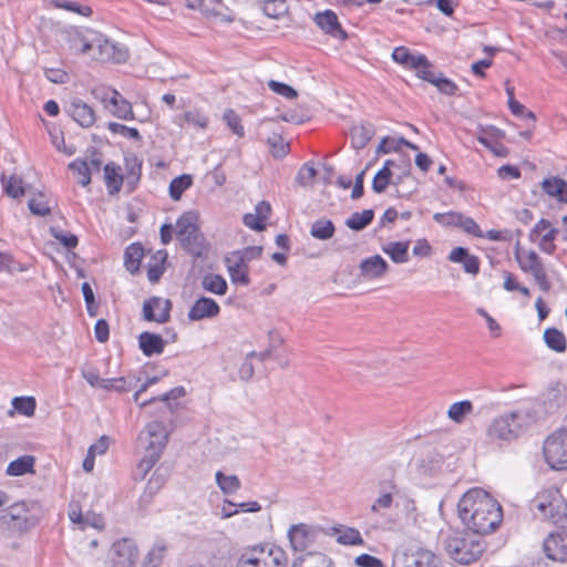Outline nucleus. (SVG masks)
<instances>
[{"label":"nucleus","instance_id":"obj_29","mask_svg":"<svg viewBox=\"0 0 567 567\" xmlns=\"http://www.w3.org/2000/svg\"><path fill=\"white\" fill-rule=\"evenodd\" d=\"M144 256V248L140 243H133L126 247L124 252V266L131 274L140 270L141 261Z\"/></svg>","mask_w":567,"mask_h":567},{"label":"nucleus","instance_id":"obj_1","mask_svg":"<svg viewBox=\"0 0 567 567\" xmlns=\"http://www.w3.org/2000/svg\"><path fill=\"white\" fill-rule=\"evenodd\" d=\"M463 525L475 535H487L503 520L501 504L482 488L468 489L457 503Z\"/></svg>","mask_w":567,"mask_h":567},{"label":"nucleus","instance_id":"obj_45","mask_svg":"<svg viewBox=\"0 0 567 567\" xmlns=\"http://www.w3.org/2000/svg\"><path fill=\"white\" fill-rule=\"evenodd\" d=\"M264 13L274 19H279L288 12L286 0H260Z\"/></svg>","mask_w":567,"mask_h":567},{"label":"nucleus","instance_id":"obj_62","mask_svg":"<svg viewBox=\"0 0 567 567\" xmlns=\"http://www.w3.org/2000/svg\"><path fill=\"white\" fill-rule=\"evenodd\" d=\"M433 219L443 226H457L462 220V214L455 212L436 213Z\"/></svg>","mask_w":567,"mask_h":567},{"label":"nucleus","instance_id":"obj_36","mask_svg":"<svg viewBox=\"0 0 567 567\" xmlns=\"http://www.w3.org/2000/svg\"><path fill=\"white\" fill-rule=\"evenodd\" d=\"M34 457L24 455L9 463L7 474L10 476H21L33 472Z\"/></svg>","mask_w":567,"mask_h":567},{"label":"nucleus","instance_id":"obj_18","mask_svg":"<svg viewBox=\"0 0 567 567\" xmlns=\"http://www.w3.org/2000/svg\"><path fill=\"white\" fill-rule=\"evenodd\" d=\"M225 264L233 284L241 286H248L250 284L249 267L248 264L243 261L241 257L230 252L225 258Z\"/></svg>","mask_w":567,"mask_h":567},{"label":"nucleus","instance_id":"obj_30","mask_svg":"<svg viewBox=\"0 0 567 567\" xmlns=\"http://www.w3.org/2000/svg\"><path fill=\"white\" fill-rule=\"evenodd\" d=\"M533 507L538 512L546 511L550 506H561V496L558 489L543 491L532 501Z\"/></svg>","mask_w":567,"mask_h":567},{"label":"nucleus","instance_id":"obj_26","mask_svg":"<svg viewBox=\"0 0 567 567\" xmlns=\"http://www.w3.org/2000/svg\"><path fill=\"white\" fill-rule=\"evenodd\" d=\"M104 182L110 195H115L121 190L124 177L120 174V166L115 163H107L104 168Z\"/></svg>","mask_w":567,"mask_h":567},{"label":"nucleus","instance_id":"obj_15","mask_svg":"<svg viewBox=\"0 0 567 567\" xmlns=\"http://www.w3.org/2000/svg\"><path fill=\"white\" fill-rule=\"evenodd\" d=\"M313 21L326 34L342 41L348 39V33L343 30L334 11L327 9L322 12H317Z\"/></svg>","mask_w":567,"mask_h":567},{"label":"nucleus","instance_id":"obj_48","mask_svg":"<svg viewBox=\"0 0 567 567\" xmlns=\"http://www.w3.org/2000/svg\"><path fill=\"white\" fill-rule=\"evenodd\" d=\"M107 128L113 134H120L121 136L135 141V142H142V135L140 134L138 130L135 127H128L124 124H120L116 122H109Z\"/></svg>","mask_w":567,"mask_h":567},{"label":"nucleus","instance_id":"obj_8","mask_svg":"<svg viewBox=\"0 0 567 567\" xmlns=\"http://www.w3.org/2000/svg\"><path fill=\"white\" fill-rule=\"evenodd\" d=\"M543 451L547 464L553 470H567V431L564 426L546 439Z\"/></svg>","mask_w":567,"mask_h":567},{"label":"nucleus","instance_id":"obj_12","mask_svg":"<svg viewBox=\"0 0 567 567\" xmlns=\"http://www.w3.org/2000/svg\"><path fill=\"white\" fill-rule=\"evenodd\" d=\"M95 31L70 27L61 33L70 51L76 54H89L92 51V41Z\"/></svg>","mask_w":567,"mask_h":567},{"label":"nucleus","instance_id":"obj_34","mask_svg":"<svg viewBox=\"0 0 567 567\" xmlns=\"http://www.w3.org/2000/svg\"><path fill=\"white\" fill-rule=\"evenodd\" d=\"M202 287L212 293L224 296L227 292L226 279L217 274H207L202 278Z\"/></svg>","mask_w":567,"mask_h":567},{"label":"nucleus","instance_id":"obj_51","mask_svg":"<svg viewBox=\"0 0 567 567\" xmlns=\"http://www.w3.org/2000/svg\"><path fill=\"white\" fill-rule=\"evenodd\" d=\"M391 168L383 166L381 169L377 172V174L373 177L372 189L378 194L383 193L391 183Z\"/></svg>","mask_w":567,"mask_h":567},{"label":"nucleus","instance_id":"obj_57","mask_svg":"<svg viewBox=\"0 0 567 567\" xmlns=\"http://www.w3.org/2000/svg\"><path fill=\"white\" fill-rule=\"evenodd\" d=\"M127 173H126V185L130 192L134 190L141 178L142 164L136 158L133 159L132 165L126 161Z\"/></svg>","mask_w":567,"mask_h":567},{"label":"nucleus","instance_id":"obj_39","mask_svg":"<svg viewBox=\"0 0 567 567\" xmlns=\"http://www.w3.org/2000/svg\"><path fill=\"white\" fill-rule=\"evenodd\" d=\"M216 483L224 494H234L241 487L237 475H225L221 471L215 474Z\"/></svg>","mask_w":567,"mask_h":567},{"label":"nucleus","instance_id":"obj_41","mask_svg":"<svg viewBox=\"0 0 567 567\" xmlns=\"http://www.w3.org/2000/svg\"><path fill=\"white\" fill-rule=\"evenodd\" d=\"M69 169L76 174L81 186L85 187L91 183V168L86 159H74L69 164Z\"/></svg>","mask_w":567,"mask_h":567},{"label":"nucleus","instance_id":"obj_55","mask_svg":"<svg viewBox=\"0 0 567 567\" xmlns=\"http://www.w3.org/2000/svg\"><path fill=\"white\" fill-rule=\"evenodd\" d=\"M223 118L226 122L228 128L235 135H237L238 137H243L245 135V130H244V126L241 124V120H240V117L238 116V114L234 110H231V109L226 110V112L224 113Z\"/></svg>","mask_w":567,"mask_h":567},{"label":"nucleus","instance_id":"obj_14","mask_svg":"<svg viewBox=\"0 0 567 567\" xmlns=\"http://www.w3.org/2000/svg\"><path fill=\"white\" fill-rule=\"evenodd\" d=\"M543 550L548 559L567 561V532L550 533L543 542Z\"/></svg>","mask_w":567,"mask_h":567},{"label":"nucleus","instance_id":"obj_20","mask_svg":"<svg viewBox=\"0 0 567 567\" xmlns=\"http://www.w3.org/2000/svg\"><path fill=\"white\" fill-rule=\"evenodd\" d=\"M103 102H109L106 107H109L110 112L115 117L124 121H132L135 118L132 104L124 99L118 91L113 90L109 99L103 97Z\"/></svg>","mask_w":567,"mask_h":567},{"label":"nucleus","instance_id":"obj_43","mask_svg":"<svg viewBox=\"0 0 567 567\" xmlns=\"http://www.w3.org/2000/svg\"><path fill=\"white\" fill-rule=\"evenodd\" d=\"M193 185V177L188 174H183L172 179L169 184V196L174 200L181 199L183 193Z\"/></svg>","mask_w":567,"mask_h":567},{"label":"nucleus","instance_id":"obj_63","mask_svg":"<svg viewBox=\"0 0 567 567\" xmlns=\"http://www.w3.org/2000/svg\"><path fill=\"white\" fill-rule=\"evenodd\" d=\"M6 193L12 198H19L24 195L25 190L21 178L12 176L6 185Z\"/></svg>","mask_w":567,"mask_h":567},{"label":"nucleus","instance_id":"obj_24","mask_svg":"<svg viewBox=\"0 0 567 567\" xmlns=\"http://www.w3.org/2000/svg\"><path fill=\"white\" fill-rule=\"evenodd\" d=\"M165 343L164 339L157 333L144 331L138 336V347L146 357L163 353Z\"/></svg>","mask_w":567,"mask_h":567},{"label":"nucleus","instance_id":"obj_6","mask_svg":"<svg viewBox=\"0 0 567 567\" xmlns=\"http://www.w3.org/2000/svg\"><path fill=\"white\" fill-rule=\"evenodd\" d=\"M140 439L145 440L146 442V454L141 460L140 467L147 472L159 460L162 452L167 444L168 434L162 422L153 421L145 426Z\"/></svg>","mask_w":567,"mask_h":567},{"label":"nucleus","instance_id":"obj_32","mask_svg":"<svg viewBox=\"0 0 567 567\" xmlns=\"http://www.w3.org/2000/svg\"><path fill=\"white\" fill-rule=\"evenodd\" d=\"M546 194L557 198L559 202L567 203V182L559 177L546 178L542 183Z\"/></svg>","mask_w":567,"mask_h":567},{"label":"nucleus","instance_id":"obj_33","mask_svg":"<svg viewBox=\"0 0 567 567\" xmlns=\"http://www.w3.org/2000/svg\"><path fill=\"white\" fill-rule=\"evenodd\" d=\"M473 410L474 405L470 400L458 401L450 405L447 417L456 424H462Z\"/></svg>","mask_w":567,"mask_h":567},{"label":"nucleus","instance_id":"obj_3","mask_svg":"<svg viewBox=\"0 0 567 567\" xmlns=\"http://www.w3.org/2000/svg\"><path fill=\"white\" fill-rule=\"evenodd\" d=\"M176 236L183 249L193 257H202L207 251L206 239L197 225V216L192 212L177 219Z\"/></svg>","mask_w":567,"mask_h":567},{"label":"nucleus","instance_id":"obj_4","mask_svg":"<svg viewBox=\"0 0 567 567\" xmlns=\"http://www.w3.org/2000/svg\"><path fill=\"white\" fill-rule=\"evenodd\" d=\"M484 549L485 545L480 538L463 533H455L445 540L446 553L461 565H471L477 561Z\"/></svg>","mask_w":567,"mask_h":567},{"label":"nucleus","instance_id":"obj_7","mask_svg":"<svg viewBox=\"0 0 567 567\" xmlns=\"http://www.w3.org/2000/svg\"><path fill=\"white\" fill-rule=\"evenodd\" d=\"M514 256L520 270L526 274H530L538 288L544 292H548L551 288V284L547 277L545 266L537 252L534 250H524L519 247V243H517Z\"/></svg>","mask_w":567,"mask_h":567},{"label":"nucleus","instance_id":"obj_9","mask_svg":"<svg viewBox=\"0 0 567 567\" xmlns=\"http://www.w3.org/2000/svg\"><path fill=\"white\" fill-rule=\"evenodd\" d=\"M91 56L100 62L123 63L128 58L125 47L111 42L101 33L95 32L92 41Z\"/></svg>","mask_w":567,"mask_h":567},{"label":"nucleus","instance_id":"obj_50","mask_svg":"<svg viewBox=\"0 0 567 567\" xmlns=\"http://www.w3.org/2000/svg\"><path fill=\"white\" fill-rule=\"evenodd\" d=\"M267 143L274 157L282 158L289 152V144L285 142L281 135L272 134L268 137Z\"/></svg>","mask_w":567,"mask_h":567},{"label":"nucleus","instance_id":"obj_5","mask_svg":"<svg viewBox=\"0 0 567 567\" xmlns=\"http://www.w3.org/2000/svg\"><path fill=\"white\" fill-rule=\"evenodd\" d=\"M288 557L278 546H254L245 549L239 556L236 567H286Z\"/></svg>","mask_w":567,"mask_h":567},{"label":"nucleus","instance_id":"obj_27","mask_svg":"<svg viewBox=\"0 0 567 567\" xmlns=\"http://www.w3.org/2000/svg\"><path fill=\"white\" fill-rule=\"evenodd\" d=\"M410 241H391L382 246V251L386 254L395 264H405L409 261Z\"/></svg>","mask_w":567,"mask_h":567},{"label":"nucleus","instance_id":"obj_31","mask_svg":"<svg viewBox=\"0 0 567 567\" xmlns=\"http://www.w3.org/2000/svg\"><path fill=\"white\" fill-rule=\"evenodd\" d=\"M292 567H333L332 560L324 554L321 553H308L297 557Z\"/></svg>","mask_w":567,"mask_h":567},{"label":"nucleus","instance_id":"obj_49","mask_svg":"<svg viewBox=\"0 0 567 567\" xmlns=\"http://www.w3.org/2000/svg\"><path fill=\"white\" fill-rule=\"evenodd\" d=\"M29 209L33 215L44 217L51 213V207L49 202L45 199V196L42 193H39L37 196L32 197L28 203Z\"/></svg>","mask_w":567,"mask_h":567},{"label":"nucleus","instance_id":"obj_21","mask_svg":"<svg viewBox=\"0 0 567 567\" xmlns=\"http://www.w3.org/2000/svg\"><path fill=\"white\" fill-rule=\"evenodd\" d=\"M68 113L82 127H91L96 120L94 110L78 97L70 102Z\"/></svg>","mask_w":567,"mask_h":567},{"label":"nucleus","instance_id":"obj_46","mask_svg":"<svg viewBox=\"0 0 567 567\" xmlns=\"http://www.w3.org/2000/svg\"><path fill=\"white\" fill-rule=\"evenodd\" d=\"M539 515L543 518L551 520L555 525L564 526L567 524V504L561 499V506H550L546 511H542Z\"/></svg>","mask_w":567,"mask_h":567},{"label":"nucleus","instance_id":"obj_47","mask_svg":"<svg viewBox=\"0 0 567 567\" xmlns=\"http://www.w3.org/2000/svg\"><path fill=\"white\" fill-rule=\"evenodd\" d=\"M22 512H25V504H14L10 507L9 515L12 520L19 522V527L21 529H28L37 524V519L34 517H22Z\"/></svg>","mask_w":567,"mask_h":567},{"label":"nucleus","instance_id":"obj_16","mask_svg":"<svg viewBox=\"0 0 567 567\" xmlns=\"http://www.w3.org/2000/svg\"><path fill=\"white\" fill-rule=\"evenodd\" d=\"M113 567H134L138 550L133 540L128 538L117 540L113 545Z\"/></svg>","mask_w":567,"mask_h":567},{"label":"nucleus","instance_id":"obj_17","mask_svg":"<svg viewBox=\"0 0 567 567\" xmlns=\"http://www.w3.org/2000/svg\"><path fill=\"white\" fill-rule=\"evenodd\" d=\"M379 497L371 505V512L380 514L382 511L389 509L393 505V495L399 493V488L394 480H382L378 484Z\"/></svg>","mask_w":567,"mask_h":567},{"label":"nucleus","instance_id":"obj_60","mask_svg":"<svg viewBox=\"0 0 567 567\" xmlns=\"http://www.w3.org/2000/svg\"><path fill=\"white\" fill-rule=\"evenodd\" d=\"M50 233L66 249H73L79 244L78 237L73 234H65L54 227L50 229Z\"/></svg>","mask_w":567,"mask_h":567},{"label":"nucleus","instance_id":"obj_2","mask_svg":"<svg viewBox=\"0 0 567 567\" xmlns=\"http://www.w3.org/2000/svg\"><path fill=\"white\" fill-rule=\"evenodd\" d=\"M537 413L532 408H519L494 417L486 429L488 442L498 446L518 440L534 423Z\"/></svg>","mask_w":567,"mask_h":567},{"label":"nucleus","instance_id":"obj_13","mask_svg":"<svg viewBox=\"0 0 567 567\" xmlns=\"http://www.w3.org/2000/svg\"><path fill=\"white\" fill-rule=\"evenodd\" d=\"M172 301L153 296L143 303V319L148 322L166 323L171 319Z\"/></svg>","mask_w":567,"mask_h":567},{"label":"nucleus","instance_id":"obj_58","mask_svg":"<svg viewBox=\"0 0 567 567\" xmlns=\"http://www.w3.org/2000/svg\"><path fill=\"white\" fill-rule=\"evenodd\" d=\"M185 7L190 10H197L206 18L209 17L212 4H220L221 0H184Z\"/></svg>","mask_w":567,"mask_h":567},{"label":"nucleus","instance_id":"obj_59","mask_svg":"<svg viewBox=\"0 0 567 567\" xmlns=\"http://www.w3.org/2000/svg\"><path fill=\"white\" fill-rule=\"evenodd\" d=\"M316 175V168L312 165L306 163L299 168L295 181L300 186H308L315 179Z\"/></svg>","mask_w":567,"mask_h":567},{"label":"nucleus","instance_id":"obj_44","mask_svg":"<svg viewBox=\"0 0 567 567\" xmlns=\"http://www.w3.org/2000/svg\"><path fill=\"white\" fill-rule=\"evenodd\" d=\"M337 542L342 545H363L360 532L353 527L336 528Z\"/></svg>","mask_w":567,"mask_h":567},{"label":"nucleus","instance_id":"obj_23","mask_svg":"<svg viewBox=\"0 0 567 567\" xmlns=\"http://www.w3.org/2000/svg\"><path fill=\"white\" fill-rule=\"evenodd\" d=\"M449 260L455 264H462L465 272L476 276L480 272L478 257L471 255L465 247H455L449 254Z\"/></svg>","mask_w":567,"mask_h":567},{"label":"nucleus","instance_id":"obj_53","mask_svg":"<svg viewBox=\"0 0 567 567\" xmlns=\"http://www.w3.org/2000/svg\"><path fill=\"white\" fill-rule=\"evenodd\" d=\"M558 234L559 230L554 227L549 228L546 233H544L538 240L539 249L548 255H553L556 250V245L554 244V241Z\"/></svg>","mask_w":567,"mask_h":567},{"label":"nucleus","instance_id":"obj_64","mask_svg":"<svg viewBox=\"0 0 567 567\" xmlns=\"http://www.w3.org/2000/svg\"><path fill=\"white\" fill-rule=\"evenodd\" d=\"M354 564L358 567H385L381 559L369 554H361L355 557Z\"/></svg>","mask_w":567,"mask_h":567},{"label":"nucleus","instance_id":"obj_52","mask_svg":"<svg viewBox=\"0 0 567 567\" xmlns=\"http://www.w3.org/2000/svg\"><path fill=\"white\" fill-rule=\"evenodd\" d=\"M13 408L25 416H31L35 411V400L32 396H17L12 400Z\"/></svg>","mask_w":567,"mask_h":567},{"label":"nucleus","instance_id":"obj_35","mask_svg":"<svg viewBox=\"0 0 567 567\" xmlns=\"http://www.w3.org/2000/svg\"><path fill=\"white\" fill-rule=\"evenodd\" d=\"M544 341L546 346L558 353H563L567 349L565 334L556 328H547L544 332Z\"/></svg>","mask_w":567,"mask_h":567},{"label":"nucleus","instance_id":"obj_28","mask_svg":"<svg viewBox=\"0 0 567 567\" xmlns=\"http://www.w3.org/2000/svg\"><path fill=\"white\" fill-rule=\"evenodd\" d=\"M374 126L371 123L355 125L351 128V143L355 150H362L374 135Z\"/></svg>","mask_w":567,"mask_h":567},{"label":"nucleus","instance_id":"obj_56","mask_svg":"<svg viewBox=\"0 0 567 567\" xmlns=\"http://www.w3.org/2000/svg\"><path fill=\"white\" fill-rule=\"evenodd\" d=\"M210 10L213 12H209V17H207L208 19L215 18L224 23H231V22L236 21V17H235L234 12L229 8L225 7L223 2H221V6L220 4H212Z\"/></svg>","mask_w":567,"mask_h":567},{"label":"nucleus","instance_id":"obj_54","mask_svg":"<svg viewBox=\"0 0 567 567\" xmlns=\"http://www.w3.org/2000/svg\"><path fill=\"white\" fill-rule=\"evenodd\" d=\"M53 6L59 9H64L71 12H75L83 17H90L92 14V9L89 6H83L76 1H64V0H53Z\"/></svg>","mask_w":567,"mask_h":567},{"label":"nucleus","instance_id":"obj_19","mask_svg":"<svg viewBox=\"0 0 567 567\" xmlns=\"http://www.w3.org/2000/svg\"><path fill=\"white\" fill-rule=\"evenodd\" d=\"M220 312L219 305L212 298L200 297L188 311V319L190 321H199L207 318L217 317Z\"/></svg>","mask_w":567,"mask_h":567},{"label":"nucleus","instance_id":"obj_25","mask_svg":"<svg viewBox=\"0 0 567 567\" xmlns=\"http://www.w3.org/2000/svg\"><path fill=\"white\" fill-rule=\"evenodd\" d=\"M424 75H422V80L426 81L445 95H454L456 94V91L458 90L456 83H454L452 80L445 78L443 73L439 72L435 73L433 70L430 73L422 72Z\"/></svg>","mask_w":567,"mask_h":567},{"label":"nucleus","instance_id":"obj_37","mask_svg":"<svg viewBox=\"0 0 567 567\" xmlns=\"http://www.w3.org/2000/svg\"><path fill=\"white\" fill-rule=\"evenodd\" d=\"M374 212L372 209H364L361 213H353L347 220L346 225L352 230L360 231L372 223Z\"/></svg>","mask_w":567,"mask_h":567},{"label":"nucleus","instance_id":"obj_10","mask_svg":"<svg viewBox=\"0 0 567 567\" xmlns=\"http://www.w3.org/2000/svg\"><path fill=\"white\" fill-rule=\"evenodd\" d=\"M434 553L423 548L398 549L393 555L392 567H439Z\"/></svg>","mask_w":567,"mask_h":567},{"label":"nucleus","instance_id":"obj_11","mask_svg":"<svg viewBox=\"0 0 567 567\" xmlns=\"http://www.w3.org/2000/svg\"><path fill=\"white\" fill-rule=\"evenodd\" d=\"M322 530L313 525L305 523L291 525L288 530V538L295 551H305L317 543Z\"/></svg>","mask_w":567,"mask_h":567},{"label":"nucleus","instance_id":"obj_42","mask_svg":"<svg viewBox=\"0 0 567 567\" xmlns=\"http://www.w3.org/2000/svg\"><path fill=\"white\" fill-rule=\"evenodd\" d=\"M404 68L415 70L416 76L422 80V72L430 73L432 71V63L424 54H412L410 53L408 63H405Z\"/></svg>","mask_w":567,"mask_h":567},{"label":"nucleus","instance_id":"obj_40","mask_svg":"<svg viewBox=\"0 0 567 567\" xmlns=\"http://www.w3.org/2000/svg\"><path fill=\"white\" fill-rule=\"evenodd\" d=\"M504 133L495 126L480 127V134L477 141L492 152H496V145L493 141L503 138Z\"/></svg>","mask_w":567,"mask_h":567},{"label":"nucleus","instance_id":"obj_61","mask_svg":"<svg viewBox=\"0 0 567 567\" xmlns=\"http://www.w3.org/2000/svg\"><path fill=\"white\" fill-rule=\"evenodd\" d=\"M184 120L198 128H206L208 125V117L198 110L188 111L184 114Z\"/></svg>","mask_w":567,"mask_h":567},{"label":"nucleus","instance_id":"obj_38","mask_svg":"<svg viewBox=\"0 0 567 567\" xmlns=\"http://www.w3.org/2000/svg\"><path fill=\"white\" fill-rule=\"evenodd\" d=\"M336 227L330 219H318L310 228V235L316 239L327 240L330 239L334 234Z\"/></svg>","mask_w":567,"mask_h":567},{"label":"nucleus","instance_id":"obj_22","mask_svg":"<svg viewBox=\"0 0 567 567\" xmlns=\"http://www.w3.org/2000/svg\"><path fill=\"white\" fill-rule=\"evenodd\" d=\"M360 275L365 279H378L383 277L388 270V262L380 256L374 255L372 257L363 259L360 265Z\"/></svg>","mask_w":567,"mask_h":567}]
</instances>
